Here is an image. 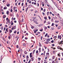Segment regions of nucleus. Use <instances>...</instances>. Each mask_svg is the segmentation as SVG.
Instances as JSON below:
<instances>
[{"label":"nucleus","mask_w":63,"mask_h":63,"mask_svg":"<svg viewBox=\"0 0 63 63\" xmlns=\"http://www.w3.org/2000/svg\"><path fill=\"white\" fill-rule=\"evenodd\" d=\"M60 50H62V51H63V48L60 47Z\"/></svg>","instance_id":"4c0bfd02"},{"label":"nucleus","mask_w":63,"mask_h":63,"mask_svg":"<svg viewBox=\"0 0 63 63\" xmlns=\"http://www.w3.org/2000/svg\"><path fill=\"white\" fill-rule=\"evenodd\" d=\"M12 32V30H10V33H11Z\"/></svg>","instance_id":"4d7b16f0"},{"label":"nucleus","mask_w":63,"mask_h":63,"mask_svg":"<svg viewBox=\"0 0 63 63\" xmlns=\"http://www.w3.org/2000/svg\"><path fill=\"white\" fill-rule=\"evenodd\" d=\"M26 46L25 44V43H24L23 44V47H24V46Z\"/></svg>","instance_id":"c85d7f7f"},{"label":"nucleus","mask_w":63,"mask_h":63,"mask_svg":"<svg viewBox=\"0 0 63 63\" xmlns=\"http://www.w3.org/2000/svg\"><path fill=\"white\" fill-rule=\"evenodd\" d=\"M3 27H1V30H3Z\"/></svg>","instance_id":"e2e57ef3"},{"label":"nucleus","mask_w":63,"mask_h":63,"mask_svg":"<svg viewBox=\"0 0 63 63\" xmlns=\"http://www.w3.org/2000/svg\"><path fill=\"white\" fill-rule=\"evenodd\" d=\"M34 23L36 24H38V22H37L36 21H34Z\"/></svg>","instance_id":"20e7f679"},{"label":"nucleus","mask_w":63,"mask_h":63,"mask_svg":"<svg viewBox=\"0 0 63 63\" xmlns=\"http://www.w3.org/2000/svg\"><path fill=\"white\" fill-rule=\"evenodd\" d=\"M5 17H6V15H3V18H5Z\"/></svg>","instance_id":"7ed1b4c3"},{"label":"nucleus","mask_w":63,"mask_h":63,"mask_svg":"<svg viewBox=\"0 0 63 63\" xmlns=\"http://www.w3.org/2000/svg\"><path fill=\"white\" fill-rule=\"evenodd\" d=\"M61 25L62 26H63V22H61Z\"/></svg>","instance_id":"4be33fe9"},{"label":"nucleus","mask_w":63,"mask_h":63,"mask_svg":"<svg viewBox=\"0 0 63 63\" xmlns=\"http://www.w3.org/2000/svg\"><path fill=\"white\" fill-rule=\"evenodd\" d=\"M62 42H63V41L62 40L61 41H60V43L61 44H62Z\"/></svg>","instance_id":"c03bdc74"},{"label":"nucleus","mask_w":63,"mask_h":63,"mask_svg":"<svg viewBox=\"0 0 63 63\" xmlns=\"http://www.w3.org/2000/svg\"><path fill=\"white\" fill-rule=\"evenodd\" d=\"M38 61H40L41 60V59L40 58H38Z\"/></svg>","instance_id":"2eb2a0df"},{"label":"nucleus","mask_w":63,"mask_h":63,"mask_svg":"<svg viewBox=\"0 0 63 63\" xmlns=\"http://www.w3.org/2000/svg\"><path fill=\"white\" fill-rule=\"evenodd\" d=\"M15 34L13 33L12 34V36L13 37H15Z\"/></svg>","instance_id":"72a5a7b5"},{"label":"nucleus","mask_w":63,"mask_h":63,"mask_svg":"<svg viewBox=\"0 0 63 63\" xmlns=\"http://www.w3.org/2000/svg\"><path fill=\"white\" fill-rule=\"evenodd\" d=\"M38 50H37L36 51V53H38Z\"/></svg>","instance_id":"79ce46f5"},{"label":"nucleus","mask_w":63,"mask_h":63,"mask_svg":"<svg viewBox=\"0 0 63 63\" xmlns=\"http://www.w3.org/2000/svg\"><path fill=\"white\" fill-rule=\"evenodd\" d=\"M48 33H46V34L45 35V37H46L47 36V35Z\"/></svg>","instance_id":"ddd939ff"},{"label":"nucleus","mask_w":63,"mask_h":63,"mask_svg":"<svg viewBox=\"0 0 63 63\" xmlns=\"http://www.w3.org/2000/svg\"><path fill=\"white\" fill-rule=\"evenodd\" d=\"M51 29L52 30H53L55 29L54 28L51 27Z\"/></svg>","instance_id":"423d86ee"},{"label":"nucleus","mask_w":63,"mask_h":63,"mask_svg":"<svg viewBox=\"0 0 63 63\" xmlns=\"http://www.w3.org/2000/svg\"><path fill=\"white\" fill-rule=\"evenodd\" d=\"M8 39L9 40H10L11 39V37L10 36H8Z\"/></svg>","instance_id":"a18cd8bd"},{"label":"nucleus","mask_w":63,"mask_h":63,"mask_svg":"<svg viewBox=\"0 0 63 63\" xmlns=\"http://www.w3.org/2000/svg\"><path fill=\"white\" fill-rule=\"evenodd\" d=\"M4 7L3 8L4 10H6L7 9V7Z\"/></svg>","instance_id":"1a4fd4ad"},{"label":"nucleus","mask_w":63,"mask_h":63,"mask_svg":"<svg viewBox=\"0 0 63 63\" xmlns=\"http://www.w3.org/2000/svg\"><path fill=\"white\" fill-rule=\"evenodd\" d=\"M39 46L40 47H42V45H41V44H40V42L39 43Z\"/></svg>","instance_id":"9b49d317"},{"label":"nucleus","mask_w":63,"mask_h":63,"mask_svg":"<svg viewBox=\"0 0 63 63\" xmlns=\"http://www.w3.org/2000/svg\"><path fill=\"white\" fill-rule=\"evenodd\" d=\"M12 9V8H11V10L10 11L11 12H13V9Z\"/></svg>","instance_id":"09e8293b"},{"label":"nucleus","mask_w":63,"mask_h":63,"mask_svg":"<svg viewBox=\"0 0 63 63\" xmlns=\"http://www.w3.org/2000/svg\"><path fill=\"white\" fill-rule=\"evenodd\" d=\"M37 18L36 17H32V19H35V18Z\"/></svg>","instance_id":"9d476101"},{"label":"nucleus","mask_w":63,"mask_h":63,"mask_svg":"<svg viewBox=\"0 0 63 63\" xmlns=\"http://www.w3.org/2000/svg\"><path fill=\"white\" fill-rule=\"evenodd\" d=\"M60 47L59 46H58V47H57V48L58 49H60Z\"/></svg>","instance_id":"b1692460"},{"label":"nucleus","mask_w":63,"mask_h":63,"mask_svg":"<svg viewBox=\"0 0 63 63\" xmlns=\"http://www.w3.org/2000/svg\"><path fill=\"white\" fill-rule=\"evenodd\" d=\"M43 36H41V40H42V38H43Z\"/></svg>","instance_id":"864d4df0"},{"label":"nucleus","mask_w":63,"mask_h":63,"mask_svg":"<svg viewBox=\"0 0 63 63\" xmlns=\"http://www.w3.org/2000/svg\"><path fill=\"white\" fill-rule=\"evenodd\" d=\"M37 26H38V27H41L40 26V25H37Z\"/></svg>","instance_id":"bf43d9fd"},{"label":"nucleus","mask_w":63,"mask_h":63,"mask_svg":"<svg viewBox=\"0 0 63 63\" xmlns=\"http://www.w3.org/2000/svg\"><path fill=\"white\" fill-rule=\"evenodd\" d=\"M14 22H15V23H16V20L14 21Z\"/></svg>","instance_id":"69168bd1"},{"label":"nucleus","mask_w":63,"mask_h":63,"mask_svg":"<svg viewBox=\"0 0 63 63\" xmlns=\"http://www.w3.org/2000/svg\"><path fill=\"white\" fill-rule=\"evenodd\" d=\"M50 41V38H48V39L47 38L46 40L47 41Z\"/></svg>","instance_id":"f03ea898"},{"label":"nucleus","mask_w":63,"mask_h":63,"mask_svg":"<svg viewBox=\"0 0 63 63\" xmlns=\"http://www.w3.org/2000/svg\"><path fill=\"white\" fill-rule=\"evenodd\" d=\"M45 44H48V41H47L46 43H45Z\"/></svg>","instance_id":"3c124183"},{"label":"nucleus","mask_w":63,"mask_h":63,"mask_svg":"<svg viewBox=\"0 0 63 63\" xmlns=\"http://www.w3.org/2000/svg\"><path fill=\"white\" fill-rule=\"evenodd\" d=\"M46 22V20L44 21V23H45Z\"/></svg>","instance_id":"5fc2aeb1"},{"label":"nucleus","mask_w":63,"mask_h":63,"mask_svg":"<svg viewBox=\"0 0 63 63\" xmlns=\"http://www.w3.org/2000/svg\"><path fill=\"white\" fill-rule=\"evenodd\" d=\"M43 3H44V2H42V6L43 7H44V4H43Z\"/></svg>","instance_id":"e433bc0d"},{"label":"nucleus","mask_w":63,"mask_h":63,"mask_svg":"<svg viewBox=\"0 0 63 63\" xmlns=\"http://www.w3.org/2000/svg\"><path fill=\"white\" fill-rule=\"evenodd\" d=\"M21 54H22V53H21L20 54V57H21Z\"/></svg>","instance_id":"58836bf2"},{"label":"nucleus","mask_w":63,"mask_h":63,"mask_svg":"<svg viewBox=\"0 0 63 63\" xmlns=\"http://www.w3.org/2000/svg\"><path fill=\"white\" fill-rule=\"evenodd\" d=\"M35 50H34L33 52V54H34V53H35Z\"/></svg>","instance_id":"6ab92c4d"},{"label":"nucleus","mask_w":63,"mask_h":63,"mask_svg":"<svg viewBox=\"0 0 63 63\" xmlns=\"http://www.w3.org/2000/svg\"><path fill=\"white\" fill-rule=\"evenodd\" d=\"M51 48H52V49H54V50L55 49V47H54H54H51Z\"/></svg>","instance_id":"5701e85b"},{"label":"nucleus","mask_w":63,"mask_h":63,"mask_svg":"<svg viewBox=\"0 0 63 63\" xmlns=\"http://www.w3.org/2000/svg\"><path fill=\"white\" fill-rule=\"evenodd\" d=\"M49 53L47 52V53H46V56H49Z\"/></svg>","instance_id":"f257e3e1"},{"label":"nucleus","mask_w":63,"mask_h":63,"mask_svg":"<svg viewBox=\"0 0 63 63\" xmlns=\"http://www.w3.org/2000/svg\"><path fill=\"white\" fill-rule=\"evenodd\" d=\"M55 22H56V23H58V22H59V21H56V20H55Z\"/></svg>","instance_id":"4468645a"},{"label":"nucleus","mask_w":63,"mask_h":63,"mask_svg":"<svg viewBox=\"0 0 63 63\" xmlns=\"http://www.w3.org/2000/svg\"><path fill=\"white\" fill-rule=\"evenodd\" d=\"M16 47L17 48H18V45H17Z\"/></svg>","instance_id":"680f3d73"},{"label":"nucleus","mask_w":63,"mask_h":63,"mask_svg":"<svg viewBox=\"0 0 63 63\" xmlns=\"http://www.w3.org/2000/svg\"><path fill=\"white\" fill-rule=\"evenodd\" d=\"M14 28V29H16V26H15L14 27H13Z\"/></svg>","instance_id":"f704fd0d"},{"label":"nucleus","mask_w":63,"mask_h":63,"mask_svg":"<svg viewBox=\"0 0 63 63\" xmlns=\"http://www.w3.org/2000/svg\"><path fill=\"white\" fill-rule=\"evenodd\" d=\"M24 3H22V4H21V6H23V4H24Z\"/></svg>","instance_id":"6e6d98bb"},{"label":"nucleus","mask_w":63,"mask_h":63,"mask_svg":"<svg viewBox=\"0 0 63 63\" xmlns=\"http://www.w3.org/2000/svg\"><path fill=\"white\" fill-rule=\"evenodd\" d=\"M44 18L45 19H46V20L47 19V17H44Z\"/></svg>","instance_id":"c9c22d12"},{"label":"nucleus","mask_w":63,"mask_h":63,"mask_svg":"<svg viewBox=\"0 0 63 63\" xmlns=\"http://www.w3.org/2000/svg\"><path fill=\"white\" fill-rule=\"evenodd\" d=\"M16 31L15 30L14 32V34H16Z\"/></svg>","instance_id":"cd10ccee"},{"label":"nucleus","mask_w":63,"mask_h":63,"mask_svg":"<svg viewBox=\"0 0 63 63\" xmlns=\"http://www.w3.org/2000/svg\"><path fill=\"white\" fill-rule=\"evenodd\" d=\"M2 59H3V58H2V57L0 58V61L1 62H2Z\"/></svg>","instance_id":"2f4dec72"},{"label":"nucleus","mask_w":63,"mask_h":63,"mask_svg":"<svg viewBox=\"0 0 63 63\" xmlns=\"http://www.w3.org/2000/svg\"><path fill=\"white\" fill-rule=\"evenodd\" d=\"M8 18H6L7 21H8Z\"/></svg>","instance_id":"338daca9"},{"label":"nucleus","mask_w":63,"mask_h":63,"mask_svg":"<svg viewBox=\"0 0 63 63\" xmlns=\"http://www.w3.org/2000/svg\"><path fill=\"white\" fill-rule=\"evenodd\" d=\"M54 25V23H52V24L51 25V26H53Z\"/></svg>","instance_id":"7c9ffc66"},{"label":"nucleus","mask_w":63,"mask_h":63,"mask_svg":"<svg viewBox=\"0 0 63 63\" xmlns=\"http://www.w3.org/2000/svg\"><path fill=\"white\" fill-rule=\"evenodd\" d=\"M33 57H32V58H31V61H34V59H33Z\"/></svg>","instance_id":"6e6552de"},{"label":"nucleus","mask_w":63,"mask_h":63,"mask_svg":"<svg viewBox=\"0 0 63 63\" xmlns=\"http://www.w3.org/2000/svg\"><path fill=\"white\" fill-rule=\"evenodd\" d=\"M30 57H31H31H32V55H30Z\"/></svg>","instance_id":"052dcab7"},{"label":"nucleus","mask_w":63,"mask_h":63,"mask_svg":"<svg viewBox=\"0 0 63 63\" xmlns=\"http://www.w3.org/2000/svg\"><path fill=\"white\" fill-rule=\"evenodd\" d=\"M38 16V17H39L40 19V20H42V19L41 18V17H40V16Z\"/></svg>","instance_id":"f3484780"},{"label":"nucleus","mask_w":63,"mask_h":63,"mask_svg":"<svg viewBox=\"0 0 63 63\" xmlns=\"http://www.w3.org/2000/svg\"><path fill=\"white\" fill-rule=\"evenodd\" d=\"M24 20V19L23 18H22L21 21H22V22H23V21Z\"/></svg>","instance_id":"8fccbe9b"},{"label":"nucleus","mask_w":63,"mask_h":63,"mask_svg":"<svg viewBox=\"0 0 63 63\" xmlns=\"http://www.w3.org/2000/svg\"><path fill=\"white\" fill-rule=\"evenodd\" d=\"M40 27L42 26H43V24H40Z\"/></svg>","instance_id":"49530a36"},{"label":"nucleus","mask_w":63,"mask_h":63,"mask_svg":"<svg viewBox=\"0 0 63 63\" xmlns=\"http://www.w3.org/2000/svg\"><path fill=\"white\" fill-rule=\"evenodd\" d=\"M48 24H50V22H48Z\"/></svg>","instance_id":"de8ad7c7"},{"label":"nucleus","mask_w":63,"mask_h":63,"mask_svg":"<svg viewBox=\"0 0 63 63\" xmlns=\"http://www.w3.org/2000/svg\"><path fill=\"white\" fill-rule=\"evenodd\" d=\"M48 18L49 20H50V19H51V18L50 17V16H48Z\"/></svg>","instance_id":"a878e982"},{"label":"nucleus","mask_w":63,"mask_h":63,"mask_svg":"<svg viewBox=\"0 0 63 63\" xmlns=\"http://www.w3.org/2000/svg\"><path fill=\"white\" fill-rule=\"evenodd\" d=\"M58 56H60V55L59 54H58Z\"/></svg>","instance_id":"0e129e2a"},{"label":"nucleus","mask_w":63,"mask_h":63,"mask_svg":"<svg viewBox=\"0 0 63 63\" xmlns=\"http://www.w3.org/2000/svg\"><path fill=\"white\" fill-rule=\"evenodd\" d=\"M9 11H7L6 12V14H7V15H9Z\"/></svg>","instance_id":"0eeeda50"},{"label":"nucleus","mask_w":63,"mask_h":63,"mask_svg":"<svg viewBox=\"0 0 63 63\" xmlns=\"http://www.w3.org/2000/svg\"><path fill=\"white\" fill-rule=\"evenodd\" d=\"M10 5V4H8L7 5V7H9Z\"/></svg>","instance_id":"393cba45"},{"label":"nucleus","mask_w":63,"mask_h":63,"mask_svg":"<svg viewBox=\"0 0 63 63\" xmlns=\"http://www.w3.org/2000/svg\"><path fill=\"white\" fill-rule=\"evenodd\" d=\"M51 42L52 43H53V42H54V40H52L51 41Z\"/></svg>","instance_id":"412c9836"},{"label":"nucleus","mask_w":63,"mask_h":63,"mask_svg":"<svg viewBox=\"0 0 63 63\" xmlns=\"http://www.w3.org/2000/svg\"><path fill=\"white\" fill-rule=\"evenodd\" d=\"M55 58V57L54 56H53L52 57V59H54V58Z\"/></svg>","instance_id":"a211bd4d"},{"label":"nucleus","mask_w":63,"mask_h":63,"mask_svg":"<svg viewBox=\"0 0 63 63\" xmlns=\"http://www.w3.org/2000/svg\"><path fill=\"white\" fill-rule=\"evenodd\" d=\"M52 63H54V61H53L52 62Z\"/></svg>","instance_id":"13d9d810"},{"label":"nucleus","mask_w":63,"mask_h":63,"mask_svg":"<svg viewBox=\"0 0 63 63\" xmlns=\"http://www.w3.org/2000/svg\"><path fill=\"white\" fill-rule=\"evenodd\" d=\"M34 27H33V26H32L31 27V28H32V29H33V28H34Z\"/></svg>","instance_id":"774afa93"},{"label":"nucleus","mask_w":63,"mask_h":63,"mask_svg":"<svg viewBox=\"0 0 63 63\" xmlns=\"http://www.w3.org/2000/svg\"><path fill=\"white\" fill-rule=\"evenodd\" d=\"M29 8H30L32 7V5H29Z\"/></svg>","instance_id":"ea45409f"},{"label":"nucleus","mask_w":63,"mask_h":63,"mask_svg":"<svg viewBox=\"0 0 63 63\" xmlns=\"http://www.w3.org/2000/svg\"><path fill=\"white\" fill-rule=\"evenodd\" d=\"M60 28H61V26H59L58 28V29H60Z\"/></svg>","instance_id":"f8f14e48"},{"label":"nucleus","mask_w":63,"mask_h":63,"mask_svg":"<svg viewBox=\"0 0 63 63\" xmlns=\"http://www.w3.org/2000/svg\"><path fill=\"white\" fill-rule=\"evenodd\" d=\"M43 29H41V30H40V31H41V32H42V31H43Z\"/></svg>","instance_id":"603ef678"},{"label":"nucleus","mask_w":63,"mask_h":63,"mask_svg":"<svg viewBox=\"0 0 63 63\" xmlns=\"http://www.w3.org/2000/svg\"><path fill=\"white\" fill-rule=\"evenodd\" d=\"M49 12H47V16H48V15H49Z\"/></svg>","instance_id":"c756f323"},{"label":"nucleus","mask_w":63,"mask_h":63,"mask_svg":"<svg viewBox=\"0 0 63 63\" xmlns=\"http://www.w3.org/2000/svg\"><path fill=\"white\" fill-rule=\"evenodd\" d=\"M11 25H13L14 24V23H13V22H12L11 24Z\"/></svg>","instance_id":"bb28decb"},{"label":"nucleus","mask_w":63,"mask_h":63,"mask_svg":"<svg viewBox=\"0 0 63 63\" xmlns=\"http://www.w3.org/2000/svg\"><path fill=\"white\" fill-rule=\"evenodd\" d=\"M31 62V59H30L29 61L28 62V63H30Z\"/></svg>","instance_id":"a19ab883"},{"label":"nucleus","mask_w":63,"mask_h":63,"mask_svg":"<svg viewBox=\"0 0 63 63\" xmlns=\"http://www.w3.org/2000/svg\"><path fill=\"white\" fill-rule=\"evenodd\" d=\"M24 53L25 54H27V52H26V51H25V52H24Z\"/></svg>","instance_id":"dca6fc26"},{"label":"nucleus","mask_w":63,"mask_h":63,"mask_svg":"<svg viewBox=\"0 0 63 63\" xmlns=\"http://www.w3.org/2000/svg\"><path fill=\"white\" fill-rule=\"evenodd\" d=\"M52 47H53L54 46H55L54 44H52Z\"/></svg>","instance_id":"37998d69"},{"label":"nucleus","mask_w":63,"mask_h":63,"mask_svg":"<svg viewBox=\"0 0 63 63\" xmlns=\"http://www.w3.org/2000/svg\"><path fill=\"white\" fill-rule=\"evenodd\" d=\"M45 11H46V9H44V10H43V12H44L45 13Z\"/></svg>","instance_id":"473e14b6"},{"label":"nucleus","mask_w":63,"mask_h":63,"mask_svg":"<svg viewBox=\"0 0 63 63\" xmlns=\"http://www.w3.org/2000/svg\"><path fill=\"white\" fill-rule=\"evenodd\" d=\"M28 58H29V56H26V59H28Z\"/></svg>","instance_id":"aec40b11"},{"label":"nucleus","mask_w":63,"mask_h":63,"mask_svg":"<svg viewBox=\"0 0 63 63\" xmlns=\"http://www.w3.org/2000/svg\"><path fill=\"white\" fill-rule=\"evenodd\" d=\"M54 4L56 6H57V4L56 3V2H54Z\"/></svg>","instance_id":"39448f33"}]
</instances>
